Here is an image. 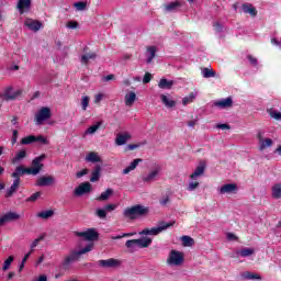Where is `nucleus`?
Segmentation results:
<instances>
[{
	"label": "nucleus",
	"instance_id": "nucleus-17",
	"mask_svg": "<svg viewBox=\"0 0 281 281\" xmlns=\"http://www.w3.org/2000/svg\"><path fill=\"white\" fill-rule=\"evenodd\" d=\"M21 186V179H14L12 186L7 190V193L4 194L5 199H10L19 190V187Z\"/></svg>",
	"mask_w": 281,
	"mask_h": 281
},
{
	"label": "nucleus",
	"instance_id": "nucleus-22",
	"mask_svg": "<svg viewBox=\"0 0 281 281\" xmlns=\"http://www.w3.org/2000/svg\"><path fill=\"white\" fill-rule=\"evenodd\" d=\"M86 161H89L90 164H100L102 158L98 156V153L91 151L86 156Z\"/></svg>",
	"mask_w": 281,
	"mask_h": 281
},
{
	"label": "nucleus",
	"instance_id": "nucleus-64",
	"mask_svg": "<svg viewBox=\"0 0 281 281\" xmlns=\"http://www.w3.org/2000/svg\"><path fill=\"white\" fill-rule=\"evenodd\" d=\"M33 281H47V274H40L37 279Z\"/></svg>",
	"mask_w": 281,
	"mask_h": 281
},
{
	"label": "nucleus",
	"instance_id": "nucleus-55",
	"mask_svg": "<svg viewBox=\"0 0 281 281\" xmlns=\"http://www.w3.org/2000/svg\"><path fill=\"white\" fill-rule=\"evenodd\" d=\"M85 175H89V169H82L81 171H78L76 173L77 179H81V177H85Z\"/></svg>",
	"mask_w": 281,
	"mask_h": 281
},
{
	"label": "nucleus",
	"instance_id": "nucleus-6",
	"mask_svg": "<svg viewBox=\"0 0 281 281\" xmlns=\"http://www.w3.org/2000/svg\"><path fill=\"white\" fill-rule=\"evenodd\" d=\"M98 265L102 269H117L122 265V261L115 258L101 259L98 261Z\"/></svg>",
	"mask_w": 281,
	"mask_h": 281
},
{
	"label": "nucleus",
	"instance_id": "nucleus-12",
	"mask_svg": "<svg viewBox=\"0 0 281 281\" xmlns=\"http://www.w3.org/2000/svg\"><path fill=\"white\" fill-rule=\"evenodd\" d=\"M19 218H21V215H19V213L9 212L0 217V226H3L5 225V223H10L12 221H19Z\"/></svg>",
	"mask_w": 281,
	"mask_h": 281
},
{
	"label": "nucleus",
	"instance_id": "nucleus-28",
	"mask_svg": "<svg viewBox=\"0 0 281 281\" xmlns=\"http://www.w3.org/2000/svg\"><path fill=\"white\" fill-rule=\"evenodd\" d=\"M181 8V2L173 1L165 5L166 12H177Z\"/></svg>",
	"mask_w": 281,
	"mask_h": 281
},
{
	"label": "nucleus",
	"instance_id": "nucleus-36",
	"mask_svg": "<svg viewBox=\"0 0 281 281\" xmlns=\"http://www.w3.org/2000/svg\"><path fill=\"white\" fill-rule=\"evenodd\" d=\"M272 199H281V183L272 187Z\"/></svg>",
	"mask_w": 281,
	"mask_h": 281
},
{
	"label": "nucleus",
	"instance_id": "nucleus-13",
	"mask_svg": "<svg viewBox=\"0 0 281 281\" xmlns=\"http://www.w3.org/2000/svg\"><path fill=\"white\" fill-rule=\"evenodd\" d=\"M32 8V0H18L16 9L20 14H25V12H30Z\"/></svg>",
	"mask_w": 281,
	"mask_h": 281
},
{
	"label": "nucleus",
	"instance_id": "nucleus-23",
	"mask_svg": "<svg viewBox=\"0 0 281 281\" xmlns=\"http://www.w3.org/2000/svg\"><path fill=\"white\" fill-rule=\"evenodd\" d=\"M100 172H102V167L100 165H97L90 177L91 183H95V181H100Z\"/></svg>",
	"mask_w": 281,
	"mask_h": 281
},
{
	"label": "nucleus",
	"instance_id": "nucleus-39",
	"mask_svg": "<svg viewBox=\"0 0 281 281\" xmlns=\"http://www.w3.org/2000/svg\"><path fill=\"white\" fill-rule=\"evenodd\" d=\"M34 142H36V136L34 135H29L21 139V144L23 146H27L29 144H34Z\"/></svg>",
	"mask_w": 281,
	"mask_h": 281
},
{
	"label": "nucleus",
	"instance_id": "nucleus-2",
	"mask_svg": "<svg viewBox=\"0 0 281 281\" xmlns=\"http://www.w3.org/2000/svg\"><path fill=\"white\" fill-rule=\"evenodd\" d=\"M175 225V222H159L158 227L153 228H144L142 232H139L140 236H158V234H161V232H165V229H168L169 227H172Z\"/></svg>",
	"mask_w": 281,
	"mask_h": 281
},
{
	"label": "nucleus",
	"instance_id": "nucleus-19",
	"mask_svg": "<svg viewBox=\"0 0 281 281\" xmlns=\"http://www.w3.org/2000/svg\"><path fill=\"white\" fill-rule=\"evenodd\" d=\"M233 104L234 101L232 100V98H226L215 102V106H218L220 109H229L231 106H233Z\"/></svg>",
	"mask_w": 281,
	"mask_h": 281
},
{
	"label": "nucleus",
	"instance_id": "nucleus-54",
	"mask_svg": "<svg viewBox=\"0 0 281 281\" xmlns=\"http://www.w3.org/2000/svg\"><path fill=\"white\" fill-rule=\"evenodd\" d=\"M75 8H77L80 11L86 10L87 9V2H76Z\"/></svg>",
	"mask_w": 281,
	"mask_h": 281
},
{
	"label": "nucleus",
	"instance_id": "nucleus-1",
	"mask_svg": "<svg viewBox=\"0 0 281 281\" xmlns=\"http://www.w3.org/2000/svg\"><path fill=\"white\" fill-rule=\"evenodd\" d=\"M92 249L93 244H90L80 250H70V252L61 260L59 268L63 269V271H69V269H71V265L80 260V256H83V254H89V251Z\"/></svg>",
	"mask_w": 281,
	"mask_h": 281
},
{
	"label": "nucleus",
	"instance_id": "nucleus-57",
	"mask_svg": "<svg viewBox=\"0 0 281 281\" xmlns=\"http://www.w3.org/2000/svg\"><path fill=\"white\" fill-rule=\"evenodd\" d=\"M216 128H221L222 131H229V128H232V126H229V124H227V123H223V124H217Z\"/></svg>",
	"mask_w": 281,
	"mask_h": 281
},
{
	"label": "nucleus",
	"instance_id": "nucleus-63",
	"mask_svg": "<svg viewBox=\"0 0 281 281\" xmlns=\"http://www.w3.org/2000/svg\"><path fill=\"white\" fill-rule=\"evenodd\" d=\"M102 98H103V94H102V93L95 94V97H94V102H95V104H98V102H102Z\"/></svg>",
	"mask_w": 281,
	"mask_h": 281
},
{
	"label": "nucleus",
	"instance_id": "nucleus-30",
	"mask_svg": "<svg viewBox=\"0 0 281 281\" xmlns=\"http://www.w3.org/2000/svg\"><path fill=\"white\" fill-rule=\"evenodd\" d=\"M241 278H244V280H262V277H260V274L250 271H245L241 274Z\"/></svg>",
	"mask_w": 281,
	"mask_h": 281
},
{
	"label": "nucleus",
	"instance_id": "nucleus-15",
	"mask_svg": "<svg viewBox=\"0 0 281 281\" xmlns=\"http://www.w3.org/2000/svg\"><path fill=\"white\" fill-rule=\"evenodd\" d=\"M238 192V186L236 183H226L221 187V194H236Z\"/></svg>",
	"mask_w": 281,
	"mask_h": 281
},
{
	"label": "nucleus",
	"instance_id": "nucleus-50",
	"mask_svg": "<svg viewBox=\"0 0 281 281\" xmlns=\"http://www.w3.org/2000/svg\"><path fill=\"white\" fill-rule=\"evenodd\" d=\"M35 142H40L41 144H44V145L49 144V140H47V138H45V136L43 135L35 136Z\"/></svg>",
	"mask_w": 281,
	"mask_h": 281
},
{
	"label": "nucleus",
	"instance_id": "nucleus-61",
	"mask_svg": "<svg viewBox=\"0 0 281 281\" xmlns=\"http://www.w3.org/2000/svg\"><path fill=\"white\" fill-rule=\"evenodd\" d=\"M16 139H19V131L14 130L11 143L16 144Z\"/></svg>",
	"mask_w": 281,
	"mask_h": 281
},
{
	"label": "nucleus",
	"instance_id": "nucleus-27",
	"mask_svg": "<svg viewBox=\"0 0 281 281\" xmlns=\"http://www.w3.org/2000/svg\"><path fill=\"white\" fill-rule=\"evenodd\" d=\"M128 139H131V135L119 134L115 138V144H116V146H124V144H126V142H128Z\"/></svg>",
	"mask_w": 281,
	"mask_h": 281
},
{
	"label": "nucleus",
	"instance_id": "nucleus-35",
	"mask_svg": "<svg viewBox=\"0 0 281 281\" xmlns=\"http://www.w3.org/2000/svg\"><path fill=\"white\" fill-rule=\"evenodd\" d=\"M259 144V150H265V148L273 146V140L271 138H263Z\"/></svg>",
	"mask_w": 281,
	"mask_h": 281
},
{
	"label": "nucleus",
	"instance_id": "nucleus-26",
	"mask_svg": "<svg viewBox=\"0 0 281 281\" xmlns=\"http://www.w3.org/2000/svg\"><path fill=\"white\" fill-rule=\"evenodd\" d=\"M98 58V54L90 52L81 56V64L89 65V60H95Z\"/></svg>",
	"mask_w": 281,
	"mask_h": 281
},
{
	"label": "nucleus",
	"instance_id": "nucleus-10",
	"mask_svg": "<svg viewBox=\"0 0 281 281\" xmlns=\"http://www.w3.org/2000/svg\"><path fill=\"white\" fill-rule=\"evenodd\" d=\"M167 260L169 265H175L176 267H179V265H182L183 262V254L177 250H171Z\"/></svg>",
	"mask_w": 281,
	"mask_h": 281
},
{
	"label": "nucleus",
	"instance_id": "nucleus-47",
	"mask_svg": "<svg viewBox=\"0 0 281 281\" xmlns=\"http://www.w3.org/2000/svg\"><path fill=\"white\" fill-rule=\"evenodd\" d=\"M89 102H90L89 97H82L81 98L82 111H87V106H89Z\"/></svg>",
	"mask_w": 281,
	"mask_h": 281
},
{
	"label": "nucleus",
	"instance_id": "nucleus-34",
	"mask_svg": "<svg viewBox=\"0 0 281 281\" xmlns=\"http://www.w3.org/2000/svg\"><path fill=\"white\" fill-rule=\"evenodd\" d=\"M237 254L241 256V258H247L249 256H254L255 250L254 248H243L241 250H238Z\"/></svg>",
	"mask_w": 281,
	"mask_h": 281
},
{
	"label": "nucleus",
	"instance_id": "nucleus-14",
	"mask_svg": "<svg viewBox=\"0 0 281 281\" xmlns=\"http://www.w3.org/2000/svg\"><path fill=\"white\" fill-rule=\"evenodd\" d=\"M24 25L29 27L32 32H38V30L43 27V23H41V21L30 18L25 20Z\"/></svg>",
	"mask_w": 281,
	"mask_h": 281
},
{
	"label": "nucleus",
	"instance_id": "nucleus-60",
	"mask_svg": "<svg viewBox=\"0 0 281 281\" xmlns=\"http://www.w3.org/2000/svg\"><path fill=\"white\" fill-rule=\"evenodd\" d=\"M4 100H16V94H10V92H5Z\"/></svg>",
	"mask_w": 281,
	"mask_h": 281
},
{
	"label": "nucleus",
	"instance_id": "nucleus-24",
	"mask_svg": "<svg viewBox=\"0 0 281 281\" xmlns=\"http://www.w3.org/2000/svg\"><path fill=\"white\" fill-rule=\"evenodd\" d=\"M157 175H159V170L155 169L150 171L147 176H144L142 178V181H144V183H150L155 181V179H157Z\"/></svg>",
	"mask_w": 281,
	"mask_h": 281
},
{
	"label": "nucleus",
	"instance_id": "nucleus-31",
	"mask_svg": "<svg viewBox=\"0 0 281 281\" xmlns=\"http://www.w3.org/2000/svg\"><path fill=\"white\" fill-rule=\"evenodd\" d=\"M37 218H42L43 221H47L54 216V210H46L37 213Z\"/></svg>",
	"mask_w": 281,
	"mask_h": 281
},
{
	"label": "nucleus",
	"instance_id": "nucleus-18",
	"mask_svg": "<svg viewBox=\"0 0 281 281\" xmlns=\"http://www.w3.org/2000/svg\"><path fill=\"white\" fill-rule=\"evenodd\" d=\"M243 11L245 14H250V16L255 18L258 16V10H256V8L254 7V4L251 3H244L241 5Z\"/></svg>",
	"mask_w": 281,
	"mask_h": 281
},
{
	"label": "nucleus",
	"instance_id": "nucleus-7",
	"mask_svg": "<svg viewBox=\"0 0 281 281\" xmlns=\"http://www.w3.org/2000/svg\"><path fill=\"white\" fill-rule=\"evenodd\" d=\"M45 157L47 156L43 154L32 160V167L29 168V170L31 171V175L36 176L38 175V172H41V170H43V164H41V161H43Z\"/></svg>",
	"mask_w": 281,
	"mask_h": 281
},
{
	"label": "nucleus",
	"instance_id": "nucleus-43",
	"mask_svg": "<svg viewBox=\"0 0 281 281\" xmlns=\"http://www.w3.org/2000/svg\"><path fill=\"white\" fill-rule=\"evenodd\" d=\"M12 262H14V257L9 256L8 259L3 263L2 270L8 271V269H10V267L12 266Z\"/></svg>",
	"mask_w": 281,
	"mask_h": 281
},
{
	"label": "nucleus",
	"instance_id": "nucleus-32",
	"mask_svg": "<svg viewBox=\"0 0 281 281\" xmlns=\"http://www.w3.org/2000/svg\"><path fill=\"white\" fill-rule=\"evenodd\" d=\"M135 100H137V94L135 92H130L125 95V104L126 106H133L135 104Z\"/></svg>",
	"mask_w": 281,
	"mask_h": 281
},
{
	"label": "nucleus",
	"instance_id": "nucleus-33",
	"mask_svg": "<svg viewBox=\"0 0 281 281\" xmlns=\"http://www.w3.org/2000/svg\"><path fill=\"white\" fill-rule=\"evenodd\" d=\"M112 194H113V189H106L97 198V201H109Z\"/></svg>",
	"mask_w": 281,
	"mask_h": 281
},
{
	"label": "nucleus",
	"instance_id": "nucleus-51",
	"mask_svg": "<svg viewBox=\"0 0 281 281\" xmlns=\"http://www.w3.org/2000/svg\"><path fill=\"white\" fill-rule=\"evenodd\" d=\"M153 80V75L150 72H146L143 78V83L148 85Z\"/></svg>",
	"mask_w": 281,
	"mask_h": 281
},
{
	"label": "nucleus",
	"instance_id": "nucleus-46",
	"mask_svg": "<svg viewBox=\"0 0 281 281\" xmlns=\"http://www.w3.org/2000/svg\"><path fill=\"white\" fill-rule=\"evenodd\" d=\"M41 240H45V235H41L40 237L34 239V241L31 244V251H34V248L38 247V243Z\"/></svg>",
	"mask_w": 281,
	"mask_h": 281
},
{
	"label": "nucleus",
	"instance_id": "nucleus-5",
	"mask_svg": "<svg viewBox=\"0 0 281 281\" xmlns=\"http://www.w3.org/2000/svg\"><path fill=\"white\" fill-rule=\"evenodd\" d=\"M50 117H52V109H49L48 106H43L35 114L36 124H43V122H46V120H49Z\"/></svg>",
	"mask_w": 281,
	"mask_h": 281
},
{
	"label": "nucleus",
	"instance_id": "nucleus-45",
	"mask_svg": "<svg viewBox=\"0 0 281 281\" xmlns=\"http://www.w3.org/2000/svg\"><path fill=\"white\" fill-rule=\"evenodd\" d=\"M40 198H41V192L37 191V192L33 193L31 196H29L26 199V202L27 203H34V201H37Z\"/></svg>",
	"mask_w": 281,
	"mask_h": 281
},
{
	"label": "nucleus",
	"instance_id": "nucleus-40",
	"mask_svg": "<svg viewBox=\"0 0 281 281\" xmlns=\"http://www.w3.org/2000/svg\"><path fill=\"white\" fill-rule=\"evenodd\" d=\"M147 52H149V57L147 58V64L153 63V58H155L157 54V47L155 46H149L147 47Z\"/></svg>",
	"mask_w": 281,
	"mask_h": 281
},
{
	"label": "nucleus",
	"instance_id": "nucleus-11",
	"mask_svg": "<svg viewBox=\"0 0 281 281\" xmlns=\"http://www.w3.org/2000/svg\"><path fill=\"white\" fill-rule=\"evenodd\" d=\"M89 192H91V183L82 182L75 189L74 194L75 196H82V194H89Z\"/></svg>",
	"mask_w": 281,
	"mask_h": 281
},
{
	"label": "nucleus",
	"instance_id": "nucleus-38",
	"mask_svg": "<svg viewBox=\"0 0 281 281\" xmlns=\"http://www.w3.org/2000/svg\"><path fill=\"white\" fill-rule=\"evenodd\" d=\"M183 247H192L194 245V239L188 235L181 237Z\"/></svg>",
	"mask_w": 281,
	"mask_h": 281
},
{
	"label": "nucleus",
	"instance_id": "nucleus-25",
	"mask_svg": "<svg viewBox=\"0 0 281 281\" xmlns=\"http://www.w3.org/2000/svg\"><path fill=\"white\" fill-rule=\"evenodd\" d=\"M205 172V162H200V165L195 168L194 172L190 176V179H196V177H201Z\"/></svg>",
	"mask_w": 281,
	"mask_h": 281
},
{
	"label": "nucleus",
	"instance_id": "nucleus-41",
	"mask_svg": "<svg viewBox=\"0 0 281 281\" xmlns=\"http://www.w3.org/2000/svg\"><path fill=\"white\" fill-rule=\"evenodd\" d=\"M202 76L203 78H214L216 77V71L210 68H203Z\"/></svg>",
	"mask_w": 281,
	"mask_h": 281
},
{
	"label": "nucleus",
	"instance_id": "nucleus-59",
	"mask_svg": "<svg viewBox=\"0 0 281 281\" xmlns=\"http://www.w3.org/2000/svg\"><path fill=\"white\" fill-rule=\"evenodd\" d=\"M115 207H117V205H115V204H106L104 206L105 213L106 212H113V210H115Z\"/></svg>",
	"mask_w": 281,
	"mask_h": 281
},
{
	"label": "nucleus",
	"instance_id": "nucleus-48",
	"mask_svg": "<svg viewBox=\"0 0 281 281\" xmlns=\"http://www.w3.org/2000/svg\"><path fill=\"white\" fill-rule=\"evenodd\" d=\"M95 215L99 218H106V210L105 209H98Z\"/></svg>",
	"mask_w": 281,
	"mask_h": 281
},
{
	"label": "nucleus",
	"instance_id": "nucleus-52",
	"mask_svg": "<svg viewBox=\"0 0 281 281\" xmlns=\"http://www.w3.org/2000/svg\"><path fill=\"white\" fill-rule=\"evenodd\" d=\"M247 58L254 67H258V59L254 55H248Z\"/></svg>",
	"mask_w": 281,
	"mask_h": 281
},
{
	"label": "nucleus",
	"instance_id": "nucleus-53",
	"mask_svg": "<svg viewBox=\"0 0 281 281\" xmlns=\"http://www.w3.org/2000/svg\"><path fill=\"white\" fill-rule=\"evenodd\" d=\"M196 188H199V182H190L187 190L189 192H193V190H196Z\"/></svg>",
	"mask_w": 281,
	"mask_h": 281
},
{
	"label": "nucleus",
	"instance_id": "nucleus-16",
	"mask_svg": "<svg viewBox=\"0 0 281 281\" xmlns=\"http://www.w3.org/2000/svg\"><path fill=\"white\" fill-rule=\"evenodd\" d=\"M23 175H32V171L30 170V168L18 166L11 177H13V179H21Z\"/></svg>",
	"mask_w": 281,
	"mask_h": 281
},
{
	"label": "nucleus",
	"instance_id": "nucleus-56",
	"mask_svg": "<svg viewBox=\"0 0 281 281\" xmlns=\"http://www.w3.org/2000/svg\"><path fill=\"white\" fill-rule=\"evenodd\" d=\"M213 27H214L215 32H218V33L223 32V24L220 22H215L213 24Z\"/></svg>",
	"mask_w": 281,
	"mask_h": 281
},
{
	"label": "nucleus",
	"instance_id": "nucleus-3",
	"mask_svg": "<svg viewBox=\"0 0 281 281\" xmlns=\"http://www.w3.org/2000/svg\"><path fill=\"white\" fill-rule=\"evenodd\" d=\"M146 214H148V207H145L142 204L127 207L124 211V216H126V218H131L132 221H134V218H137V216H146Z\"/></svg>",
	"mask_w": 281,
	"mask_h": 281
},
{
	"label": "nucleus",
	"instance_id": "nucleus-49",
	"mask_svg": "<svg viewBox=\"0 0 281 281\" xmlns=\"http://www.w3.org/2000/svg\"><path fill=\"white\" fill-rule=\"evenodd\" d=\"M269 114H270V117H273V120H281V112H278L276 110H270Z\"/></svg>",
	"mask_w": 281,
	"mask_h": 281
},
{
	"label": "nucleus",
	"instance_id": "nucleus-20",
	"mask_svg": "<svg viewBox=\"0 0 281 281\" xmlns=\"http://www.w3.org/2000/svg\"><path fill=\"white\" fill-rule=\"evenodd\" d=\"M142 161H143V159H140V158L134 159L128 167L123 169V175H128L130 172H133V170H135V168H137V166H139V164H142Z\"/></svg>",
	"mask_w": 281,
	"mask_h": 281
},
{
	"label": "nucleus",
	"instance_id": "nucleus-21",
	"mask_svg": "<svg viewBox=\"0 0 281 281\" xmlns=\"http://www.w3.org/2000/svg\"><path fill=\"white\" fill-rule=\"evenodd\" d=\"M160 99H161L162 104H165V106H167V109H175V106H177V101L170 100L168 98V95H166V94H161Z\"/></svg>",
	"mask_w": 281,
	"mask_h": 281
},
{
	"label": "nucleus",
	"instance_id": "nucleus-44",
	"mask_svg": "<svg viewBox=\"0 0 281 281\" xmlns=\"http://www.w3.org/2000/svg\"><path fill=\"white\" fill-rule=\"evenodd\" d=\"M100 126H102V122H97V124L91 125L88 130L87 133H89L90 135H93V133H95L98 131V128H100Z\"/></svg>",
	"mask_w": 281,
	"mask_h": 281
},
{
	"label": "nucleus",
	"instance_id": "nucleus-8",
	"mask_svg": "<svg viewBox=\"0 0 281 281\" xmlns=\"http://www.w3.org/2000/svg\"><path fill=\"white\" fill-rule=\"evenodd\" d=\"M77 236L85 238V240L94 241L100 238V233H98L95 228H89L86 232L77 233Z\"/></svg>",
	"mask_w": 281,
	"mask_h": 281
},
{
	"label": "nucleus",
	"instance_id": "nucleus-29",
	"mask_svg": "<svg viewBox=\"0 0 281 281\" xmlns=\"http://www.w3.org/2000/svg\"><path fill=\"white\" fill-rule=\"evenodd\" d=\"M173 85H175V81L162 78L160 79L158 87L159 89H172Z\"/></svg>",
	"mask_w": 281,
	"mask_h": 281
},
{
	"label": "nucleus",
	"instance_id": "nucleus-37",
	"mask_svg": "<svg viewBox=\"0 0 281 281\" xmlns=\"http://www.w3.org/2000/svg\"><path fill=\"white\" fill-rule=\"evenodd\" d=\"M27 157V151L25 149L20 150L12 160V164H16L21 161V159H25Z\"/></svg>",
	"mask_w": 281,
	"mask_h": 281
},
{
	"label": "nucleus",
	"instance_id": "nucleus-9",
	"mask_svg": "<svg viewBox=\"0 0 281 281\" xmlns=\"http://www.w3.org/2000/svg\"><path fill=\"white\" fill-rule=\"evenodd\" d=\"M56 183V178L54 176H42L36 180L35 186L38 188H47Z\"/></svg>",
	"mask_w": 281,
	"mask_h": 281
},
{
	"label": "nucleus",
	"instance_id": "nucleus-58",
	"mask_svg": "<svg viewBox=\"0 0 281 281\" xmlns=\"http://www.w3.org/2000/svg\"><path fill=\"white\" fill-rule=\"evenodd\" d=\"M69 30H76L78 27V22L76 21H69L66 25Z\"/></svg>",
	"mask_w": 281,
	"mask_h": 281
},
{
	"label": "nucleus",
	"instance_id": "nucleus-42",
	"mask_svg": "<svg viewBox=\"0 0 281 281\" xmlns=\"http://www.w3.org/2000/svg\"><path fill=\"white\" fill-rule=\"evenodd\" d=\"M194 98H196V97L194 95V92H191L188 97H184V98L182 99V104H183V106H188V104H190V102H194Z\"/></svg>",
	"mask_w": 281,
	"mask_h": 281
},
{
	"label": "nucleus",
	"instance_id": "nucleus-62",
	"mask_svg": "<svg viewBox=\"0 0 281 281\" xmlns=\"http://www.w3.org/2000/svg\"><path fill=\"white\" fill-rule=\"evenodd\" d=\"M103 82H109L110 80H115V75H108L102 78Z\"/></svg>",
	"mask_w": 281,
	"mask_h": 281
},
{
	"label": "nucleus",
	"instance_id": "nucleus-4",
	"mask_svg": "<svg viewBox=\"0 0 281 281\" xmlns=\"http://www.w3.org/2000/svg\"><path fill=\"white\" fill-rule=\"evenodd\" d=\"M149 245H153V238L150 237H142L139 239H128L125 243V247L127 249H134V247H138L139 249H146Z\"/></svg>",
	"mask_w": 281,
	"mask_h": 281
}]
</instances>
